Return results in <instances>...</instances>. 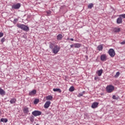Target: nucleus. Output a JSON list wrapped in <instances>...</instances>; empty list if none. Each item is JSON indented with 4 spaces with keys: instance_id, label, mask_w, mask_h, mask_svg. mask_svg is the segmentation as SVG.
Masks as SVG:
<instances>
[{
    "instance_id": "nucleus-1",
    "label": "nucleus",
    "mask_w": 125,
    "mask_h": 125,
    "mask_svg": "<svg viewBox=\"0 0 125 125\" xmlns=\"http://www.w3.org/2000/svg\"><path fill=\"white\" fill-rule=\"evenodd\" d=\"M17 26L18 28H19L25 32H28L29 30V27L27 26V25H25V24H18Z\"/></svg>"
},
{
    "instance_id": "nucleus-2",
    "label": "nucleus",
    "mask_w": 125,
    "mask_h": 125,
    "mask_svg": "<svg viewBox=\"0 0 125 125\" xmlns=\"http://www.w3.org/2000/svg\"><path fill=\"white\" fill-rule=\"evenodd\" d=\"M59 50H60V47L57 45H55L52 50L53 53H54V54H57L59 52Z\"/></svg>"
},
{
    "instance_id": "nucleus-3",
    "label": "nucleus",
    "mask_w": 125,
    "mask_h": 125,
    "mask_svg": "<svg viewBox=\"0 0 125 125\" xmlns=\"http://www.w3.org/2000/svg\"><path fill=\"white\" fill-rule=\"evenodd\" d=\"M32 115L34 117H38V116H41L42 115V111L39 110H34L32 112Z\"/></svg>"
},
{
    "instance_id": "nucleus-4",
    "label": "nucleus",
    "mask_w": 125,
    "mask_h": 125,
    "mask_svg": "<svg viewBox=\"0 0 125 125\" xmlns=\"http://www.w3.org/2000/svg\"><path fill=\"white\" fill-rule=\"evenodd\" d=\"M20 7H21V4L20 3H18L12 6V9H19Z\"/></svg>"
},
{
    "instance_id": "nucleus-5",
    "label": "nucleus",
    "mask_w": 125,
    "mask_h": 125,
    "mask_svg": "<svg viewBox=\"0 0 125 125\" xmlns=\"http://www.w3.org/2000/svg\"><path fill=\"white\" fill-rule=\"evenodd\" d=\"M115 55H116L115 50L113 49H110V56L111 57H114Z\"/></svg>"
},
{
    "instance_id": "nucleus-6",
    "label": "nucleus",
    "mask_w": 125,
    "mask_h": 125,
    "mask_svg": "<svg viewBox=\"0 0 125 125\" xmlns=\"http://www.w3.org/2000/svg\"><path fill=\"white\" fill-rule=\"evenodd\" d=\"M51 104V102H50V101L46 102V103L44 104V108H45V109H47V108H48V107L50 106Z\"/></svg>"
},
{
    "instance_id": "nucleus-7",
    "label": "nucleus",
    "mask_w": 125,
    "mask_h": 125,
    "mask_svg": "<svg viewBox=\"0 0 125 125\" xmlns=\"http://www.w3.org/2000/svg\"><path fill=\"white\" fill-rule=\"evenodd\" d=\"M99 104L97 102H94L91 105V108H92V109H95V108H97V107H98Z\"/></svg>"
},
{
    "instance_id": "nucleus-8",
    "label": "nucleus",
    "mask_w": 125,
    "mask_h": 125,
    "mask_svg": "<svg viewBox=\"0 0 125 125\" xmlns=\"http://www.w3.org/2000/svg\"><path fill=\"white\" fill-rule=\"evenodd\" d=\"M113 33H119L121 32V28L120 27H115L113 29Z\"/></svg>"
},
{
    "instance_id": "nucleus-9",
    "label": "nucleus",
    "mask_w": 125,
    "mask_h": 125,
    "mask_svg": "<svg viewBox=\"0 0 125 125\" xmlns=\"http://www.w3.org/2000/svg\"><path fill=\"white\" fill-rule=\"evenodd\" d=\"M122 23H123V18H121V17H119L117 19V24H122Z\"/></svg>"
},
{
    "instance_id": "nucleus-10",
    "label": "nucleus",
    "mask_w": 125,
    "mask_h": 125,
    "mask_svg": "<svg viewBox=\"0 0 125 125\" xmlns=\"http://www.w3.org/2000/svg\"><path fill=\"white\" fill-rule=\"evenodd\" d=\"M63 39V35L61 34H59L57 36V40L58 41H61Z\"/></svg>"
},
{
    "instance_id": "nucleus-11",
    "label": "nucleus",
    "mask_w": 125,
    "mask_h": 125,
    "mask_svg": "<svg viewBox=\"0 0 125 125\" xmlns=\"http://www.w3.org/2000/svg\"><path fill=\"white\" fill-rule=\"evenodd\" d=\"M110 10L111 15H114V14L116 13V10H115V9H114V8H113L112 7L110 6Z\"/></svg>"
},
{
    "instance_id": "nucleus-12",
    "label": "nucleus",
    "mask_w": 125,
    "mask_h": 125,
    "mask_svg": "<svg viewBox=\"0 0 125 125\" xmlns=\"http://www.w3.org/2000/svg\"><path fill=\"white\" fill-rule=\"evenodd\" d=\"M107 58L106 55H102L101 56V61H106Z\"/></svg>"
},
{
    "instance_id": "nucleus-13",
    "label": "nucleus",
    "mask_w": 125,
    "mask_h": 125,
    "mask_svg": "<svg viewBox=\"0 0 125 125\" xmlns=\"http://www.w3.org/2000/svg\"><path fill=\"white\" fill-rule=\"evenodd\" d=\"M36 93H37V90H36L35 89H34L29 93V95H30V96H32L33 95H35V94H36Z\"/></svg>"
},
{
    "instance_id": "nucleus-14",
    "label": "nucleus",
    "mask_w": 125,
    "mask_h": 125,
    "mask_svg": "<svg viewBox=\"0 0 125 125\" xmlns=\"http://www.w3.org/2000/svg\"><path fill=\"white\" fill-rule=\"evenodd\" d=\"M97 49L99 51H102V50H103V45L101 44L98 45L97 47Z\"/></svg>"
},
{
    "instance_id": "nucleus-15",
    "label": "nucleus",
    "mask_w": 125,
    "mask_h": 125,
    "mask_svg": "<svg viewBox=\"0 0 125 125\" xmlns=\"http://www.w3.org/2000/svg\"><path fill=\"white\" fill-rule=\"evenodd\" d=\"M29 120L31 122V123H34L35 121V116L34 115H31L29 117Z\"/></svg>"
},
{
    "instance_id": "nucleus-16",
    "label": "nucleus",
    "mask_w": 125,
    "mask_h": 125,
    "mask_svg": "<svg viewBox=\"0 0 125 125\" xmlns=\"http://www.w3.org/2000/svg\"><path fill=\"white\" fill-rule=\"evenodd\" d=\"M0 95H5V91L0 87Z\"/></svg>"
},
{
    "instance_id": "nucleus-17",
    "label": "nucleus",
    "mask_w": 125,
    "mask_h": 125,
    "mask_svg": "<svg viewBox=\"0 0 125 125\" xmlns=\"http://www.w3.org/2000/svg\"><path fill=\"white\" fill-rule=\"evenodd\" d=\"M82 46V44L79 43H74V47L75 48H80Z\"/></svg>"
},
{
    "instance_id": "nucleus-18",
    "label": "nucleus",
    "mask_w": 125,
    "mask_h": 125,
    "mask_svg": "<svg viewBox=\"0 0 125 125\" xmlns=\"http://www.w3.org/2000/svg\"><path fill=\"white\" fill-rule=\"evenodd\" d=\"M23 111L24 114H28L29 113V107H24Z\"/></svg>"
},
{
    "instance_id": "nucleus-19",
    "label": "nucleus",
    "mask_w": 125,
    "mask_h": 125,
    "mask_svg": "<svg viewBox=\"0 0 125 125\" xmlns=\"http://www.w3.org/2000/svg\"><path fill=\"white\" fill-rule=\"evenodd\" d=\"M10 103H11V104H15L16 103V99L15 98L11 99V100L10 101Z\"/></svg>"
},
{
    "instance_id": "nucleus-20",
    "label": "nucleus",
    "mask_w": 125,
    "mask_h": 125,
    "mask_svg": "<svg viewBox=\"0 0 125 125\" xmlns=\"http://www.w3.org/2000/svg\"><path fill=\"white\" fill-rule=\"evenodd\" d=\"M0 122L2 123H6L7 122H8V120H7V118H1Z\"/></svg>"
},
{
    "instance_id": "nucleus-21",
    "label": "nucleus",
    "mask_w": 125,
    "mask_h": 125,
    "mask_svg": "<svg viewBox=\"0 0 125 125\" xmlns=\"http://www.w3.org/2000/svg\"><path fill=\"white\" fill-rule=\"evenodd\" d=\"M103 72V70L102 69H100V70L98 71L97 74L99 76V77H100L102 75Z\"/></svg>"
},
{
    "instance_id": "nucleus-22",
    "label": "nucleus",
    "mask_w": 125,
    "mask_h": 125,
    "mask_svg": "<svg viewBox=\"0 0 125 125\" xmlns=\"http://www.w3.org/2000/svg\"><path fill=\"white\" fill-rule=\"evenodd\" d=\"M53 90L55 92H59V93H61V89H60V88H54Z\"/></svg>"
},
{
    "instance_id": "nucleus-23",
    "label": "nucleus",
    "mask_w": 125,
    "mask_h": 125,
    "mask_svg": "<svg viewBox=\"0 0 125 125\" xmlns=\"http://www.w3.org/2000/svg\"><path fill=\"white\" fill-rule=\"evenodd\" d=\"M115 89V86L110 85V92H112Z\"/></svg>"
},
{
    "instance_id": "nucleus-24",
    "label": "nucleus",
    "mask_w": 125,
    "mask_h": 125,
    "mask_svg": "<svg viewBox=\"0 0 125 125\" xmlns=\"http://www.w3.org/2000/svg\"><path fill=\"white\" fill-rule=\"evenodd\" d=\"M92 7H93V3H91L88 4V8H89V9H91V8H92Z\"/></svg>"
},
{
    "instance_id": "nucleus-25",
    "label": "nucleus",
    "mask_w": 125,
    "mask_h": 125,
    "mask_svg": "<svg viewBox=\"0 0 125 125\" xmlns=\"http://www.w3.org/2000/svg\"><path fill=\"white\" fill-rule=\"evenodd\" d=\"M54 44L52 43H51L50 44H49V48L53 50L54 47Z\"/></svg>"
},
{
    "instance_id": "nucleus-26",
    "label": "nucleus",
    "mask_w": 125,
    "mask_h": 125,
    "mask_svg": "<svg viewBox=\"0 0 125 125\" xmlns=\"http://www.w3.org/2000/svg\"><path fill=\"white\" fill-rule=\"evenodd\" d=\"M46 98V100H51L53 97L52 96H48Z\"/></svg>"
},
{
    "instance_id": "nucleus-27",
    "label": "nucleus",
    "mask_w": 125,
    "mask_h": 125,
    "mask_svg": "<svg viewBox=\"0 0 125 125\" xmlns=\"http://www.w3.org/2000/svg\"><path fill=\"white\" fill-rule=\"evenodd\" d=\"M69 91H71V92L74 91V90H75V88L74 87V86H71L69 89Z\"/></svg>"
},
{
    "instance_id": "nucleus-28",
    "label": "nucleus",
    "mask_w": 125,
    "mask_h": 125,
    "mask_svg": "<svg viewBox=\"0 0 125 125\" xmlns=\"http://www.w3.org/2000/svg\"><path fill=\"white\" fill-rule=\"evenodd\" d=\"M106 91L107 92H108V93H110V85H107V86L106 87Z\"/></svg>"
},
{
    "instance_id": "nucleus-29",
    "label": "nucleus",
    "mask_w": 125,
    "mask_h": 125,
    "mask_svg": "<svg viewBox=\"0 0 125 125\" xmlns=\"http://www.w3.org/2000/svg\"><path fill=\"white\" fill-rule=\"evenodd\" d=\"M119 76H120V72H117L116 75L114 76V78L117 79V78H118Z\"/></svg>"
},
{
    "instance_id": "nucleus-30",
    "label": "nucleus",
    "mask_w": 125,
    "mask_h": 125,
    "mask_svg": "<svg viewBox=\"0 0 125 125\" xmlns=\"http://www.w3.org/2000/svg\"><path fill=\"white\" fill-rule=\"evenodd\" d=\"M83 92H84V91L83 92V93H80L78 94V97H81V96H83Z\"/></svg>"
},
{
    "instance_id": "nucleus-31",
    "label": "nucleus",
    "mask_w": 125,
    "mask_h": 125,
    "mask_svg": "<svg viewBox=\"0 0 125 125\" xmlns=\"http://www.w3.org/2000/svg\"><path fill=\"white\" fill-rule=\"evenodd\" d=\"M119 17H121V18H125V14L120 15Z\"/></svg>"
},
{
    "instance_id": "nucleus-32",
    "label": "nucleus",
    "mask_w": 125,
    "mask_h": 125,
    "mask_svg": "<svg viewBox=\"0 0 125 125\" xmlns=\"http://www.w3.org/2000/svg\"><path fill=\"white\" fill-rule=\"evenodd\" d=\"M112 99H114V100H118V97H116V96L113 95V96H112Z\"/></svg>"
},
{
    "instance_id": "nucleus-33",
    "label": "nucleus",
    "mask_w": 125,
    "mask_h": 125,
    "mask_svg": "<svg viewBox=\"0 0 125 125\" xmlns=\"http://www.w3.org/2000/svg\"><path fill=\"white\" fill-rule=\"evenodd\" d=\"M34 104H38L39 103V100L38 99H35L34 101Z\"/></svg>"
},
{
    "instance_id": "nucleus-34",
    "label": "nucleus",
    "mask_w": 125,
    "mask_h": 125,
    "mask_svg": "<svg viewBox=\"0 0 125 125\" xmlns=\"http://www.w3.org/2000/svg\"><path fill=\"white\" fill-rule=\"evenodd\" d=\"M5 41V38H4V37H3V38H2L1 39V42H2V43L4 42Z\"/></svg>"
},
{
    "instance_id": "nucleus-35",
    "label": "nucleus",
    "mask_w": 125,
    "mask_h": 125,
    "mask_svg": "<svg viewBox=\"0 0 125 125\" xmlns=\"http://www.w3.org/2000/svg\"><path fill=\"white\" fill-rule=\"evenodd\" d=\"M99 79V77H97V76L95 77V78H94L95 81H97Z\"/></svg>"
},
{
    "instance_id": "nucleus-36",
    "label": "nucleus",
    "mask_w": 125,
    "mask_h": 125,
    "mask_svg": "<svg viewBox=\"0 0 125 125\" xmlns=\"http://www.w3.org/2000/svg\"><path fill=\"white\" fill-rule=\"evenodd\" d=\"M3 37V33L2 32H0V38Z\"/></svg>"
},
{
    "instance_id": "nucleus-37",
    "label": "nucleus",
    "mask_w": 125,
    "mask_h": 125,
    "mask_svg": "<svg viewBox=\"0 0 125 125\" xmlns=\"http://www.w3.org/2000/svg\"><path fill=\"white\" fill-rule=\"evenodd\" d=\"M47 14H48V15H50V14H51V11H47Z\"/></svg>"
},
{
    "instance_id": "nucleus-38",
    "label": "nucleus",
    "mask_w": 125,
    "mask_h": 125,
    "mask_svg": "<svg viewBox=\"0 0 125 125\" xmlns=\"http://www.w3.org/2000/svg\"><path fill=\"white\" fill-rule=\"evenodd\" d=\"M120 43H121V44H125V41H123V42H121Z\"/></svg>"
},
{
    "instance_id": "nucleus-39",
    "label": "nucleus",
    "mask_w": 125,
    "mask_h": 125,
    "mask_svg": "<svg viewBox=\"0 0 125 125\" xmlns=\"http://www.w3.org/2000/svg\"><path fill=\"white\" fill-rule=\"evenodd\" d=\"M74 46H75L74 44L70 45L71 48H73V47H74Z\"/></svg>"
},
{
    "instance_id": "nucleus-40",
    "label": "nucleus",
    "mask_w": 125,
    "mask_h": 125,
    "mask_svg": "<svg viewBox=\"0 0 125 125\" xmlns=\"http://www.w3.org/2000/svg\"><path fill=\"white\" fill-rule=\"evenodd\" d=\"M16 23H17V21H16L14 20L13 21V23L14 24H16Z\"/></svg>"
},
{
    "instance_id": "nucleus-41",
    "label": "nucleus",
    "mask_w": 125,
    "mask_h": 125,
    "mask_svg": "<svg viewBox=\"0 0 125 125\" xmlns=\"http://www.w3.org/2000/svg\"><path fill=\"white\" fill-rule=\"evenodd\" d=\"M14 20L17 22V21H18V19H15Z\"/></svg>"
},
{
    "instance_id": "nucleus-42",
    "label": "nucleus",
    "mask_w": 125,
    "mask_h": 125,
    "mask_svg": "<svg viewBox=\"0 0 125 125\" xmlns=\"http://www.w3.org/2000/svg\"><path fill=\"white\" fill-rule=\"evenodd\" d=\"M70 41H71L72 42H73L74 39H73V38L70 39Z\"/></svg>"
},
{
    "instance_id": "nucleus-43",
    "label": "nucleus",
    "mask_w": 125,
    "mask_h": 125,
    "mask_svg": "<svg viewBox=\"0 0 125 125\" xmlns=\"http://www.w3.org/2000/svg\"><path fill=\"white\" fill-rule=\"evenodd\" d=\"M108 54H110V50H108Z\"/></svg>"
},
{
    "instance_id": "nucleus-44",
    "label": "nucleus",
    "mask_w": 125,
    "mask_h": 125,
    "mask_svg": "<svg viewBox=\"0 0 125 125\" xmlns=\"http://www.w3.org/2000/svg\"><path fill=\"white\" fill-rule=\"evenodd\" d=\"M67 40H69V38H68Z\"/></svg>"
}]
</instances>
